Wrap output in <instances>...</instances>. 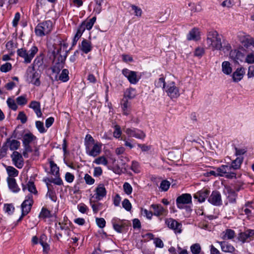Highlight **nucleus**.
<instances>
[{
    "mask_svg": "<svg viewBox=\"0 0 254 254\" xmlns=\"http://www.w3.org/2000/svg\"><path fill=\"white\" fill-rule=\"evenodd\" d=\"M165 224L170 229L173 230L176 233H181L182 231V224L175 219L172 218L166 219Z\"/></svg>",
    "mask_w": 254,
    "mask_h": 254,
    "instance_id": "8",
    "label": "nucleus"
},
{
    "mask_svg": "<svg viewBox=\"0 0 254 254\" xmlns=\"http://www.w3.org/2000/svg\"><path fill=\"white\" fill-rule=\"evenodd\" d=\"M245 73V69L243 67L237 68L232 74V79L234 82H238L242 79Z\"/></svg>",
    "mask_w": 254,
    "mask_h": 254,
    "instance_id": "21",
    "label": "nucleus"
},
{
    "mask_svg": "<svg viewBox=\"0 0 254 254\" xmlns=\"http://www.w3.org/2000/svg\"><path fill=\"white\" fill-rule=\"evenodd\" d=\"M12 160L16 167L21 168L23 166V158L20 153L17 151H14L11 155Z\"/></svg>",
    "mask_w": 254,
    "mask_h": 254,
    "instance_id": "16",
    "label": "nucleus"
},
{
    "mask_svg": "<svg viewBox=\"0 0 254 254\" xmlns=\"http://www.w3.org/2000/svg\"><path fill=\"white\" fill-rule=\"evenodd\" d=\"M123 207L127 211H130L131 209V204L128 199H125L122 202Z\"/></svg>",
    "mask_w": 254,
    "mask_h": 254,
    "instance_id": "58",
    "label": "nucleus"
},
{
    "mask_svg": "<svg viewBox=\"0 0 254 254\" xmlns=\"http://www.w3.org/2000/svg\"><path fill=\"white\" fill-rule=\"evenodd\" d=\"M49 164L51 168V173L53 175H55L56 177L59 176V168L57 166V164L53 160H50L49 161Z\"/></svg>",
    "mask_w": 254,
    "mask_h": 254,
    "instance_id": "33",
    "label": "nucleus"
},
{
    "mask_svg": "<svg viewBox=\"0 0 254 254\" xmlns=\"http://www.w3.org/2000/svg\"><path fill=\"white\" fill-rule=\"evenodd\" d=\"M254 236V230L248 229L244 232H241L239 234L238 236V239L239 241L244 243L247 241V240Z\"/></svg>",
    "mask_w": 254,
    "mask_h": 254,
    "instance_id": "15",
    "label": "nucleus"
},
{
    "mask_svg": "<svg viewBox=\"0 0 254 254\" xmlns=\"http://www.w3.org/2000/svg\"><path fill=\"white\" fill-rule=\"evenodd\" d=\"M52 22L50 20L39 23L35 28L36 35L42 37L49 34L52 30Z\"/></svg>",
    "mask_w": 254,
    "mask_h": 254,
    "instance_id": "3",
    "label": "nucleus"
},
{
    "mask_svg": "<svg viewBox=\"0 0 254 254\" xmlns=\"http://www.w3.org/2000/svg\"><path fill=\"white\" fill-rule=\"evenodd\" d=\"M190 249L192 254H203V253H201V248L198 243L192 245Z\"/></svg>",
    "mask_w": 254,
    "mask_h": 254,
    "instance_id": "40",
    "label": "nucleus"
},
{
    "mask_svg": "<svg viewBox=\"0 0 254 254\" xmlns=\"http://www.w3.org/2000/svg\"><path fill=\"white\" fill-rule=\"evenodd\" d=\"M115 130L113 132V136L116 138H119L122 134V131L121 127L119 125H116L115 126Z\"/></svg>",
    "mask_w": 254,
    "mask_h": 254,
    "instance_id": "57",
    "label": "nucleus"
},
{
    "mask_svg": "<svg viewBox=\"0 0 254 254\" xmlns=\"http://www.w3.org/2000/svg\"><path fill=\"white\" fill-rule=\"evenodd\" d=\"M130 6L132 9L134 11L135 16L137 17L141 16L142 11L140 7L133 4H131Z\"/></svg>",
    "mask_w": 254,
    "mask_h": 254,
    "instance_id": "59",
    "label": "nucleus"
},
{
    "mask_svg": "<svg viewBox=\"0 0 254 254\" xmlns=\"http://www.w3.org/2000/svg\"><path fill=\"white\" fill-rule=\"evenodd\" d=\"M166 92L171 99L177 98L180 95L179 89L175 86L174 82H172L168 85Z\"/></svg>",
    "mask_w": 254,
    "mask_h": 254,
    "instance_id": "13",
    "label": "nucleus"
},
{
    "mask_svg": "<svg viewBox=\"0 0 254 254\" xmlns=\"http://www.w3.org/2000/svg\"><path fill=\"white\" fill-rule=\"evenodd\" d=\"M96 20V16L93 17L92 18L90 19L89 21H84L82 22H84V26L86 28V29L88 30H90L93 27L95 22Z\"/></svg>",
    "mask_w": 254,
    "mask_h": 254,
    "instance_id": "43",
    "label": "nucleus"
},
{
    "mask_svg": "<svg viewBox=\"0 0 254 254\" xmlns=\"http://www.w3.org/2000/svg\"><path fill=\"white\" fill-rule=\"evenodd\" d=\"M170 186V183L168 181L165 180L161 182L160 188L162 190L166 191L168 190Z\"/></svg>",
    "mask_w": 254,
    "mask_h": 254,
    "instance_id": "55",
    "label": "nucleus"
},
{
    "mask_svg": "<svg viewBox=\"0 0 254 254\" xmlns=\"http://www.w3.org/2000/svg\"><path fill=\"white\" fill-rule=\"evenodd\" d=\"M198 29L193 28L189 32V33L187 35V39L189 41H190V40L196 41L198 39V38H197V37L198 36Z\"/></svg>",
    "mask_w": 254,
    "mask_h": 254,
    "instance_id": "31",
    "label": "nucleus"
},
{
    "mask_svg": "<svg viewBox=\"0 0 254 254\" xmlns=\"http://www.w3.org/2000/svg\"><path fill=\"white\" fill-rule=\"evenodd\" d=\"M90 203L94 214L97 213L99 210L101 209V207L102 206V204L101 203H95V202L92 201L91 199H90Z\"/></svg>",
    "mask_w": 254,
    "mask_h": 254,
    "instance_id": "41",
    "label": "nucleus"
},
{
    "mask_svg": "<svg viewBox=\"0 0 254 254\" xmlns=\"http://www.w3.org/2000/svg\"><path fill=\"white\" fill-rule=\"evenodd\" d=\"M94 143H95L94 139L90 134H87L85 137L84 140L85 147H87V146H91L92 144Z\"/></svg>",
    "mask_w": 254,
    "mask_h": 254,
    "instance_id": "44",
    "label": "nucleus"
},
{
    "mask_svg": "<svg viewBox=\"0 0 254 254\" xmlns=\"http://www.w3.org/2000/svg\"><path fill=\"white\" fill-rule=\"evenodd\" d=\"M60 58H58L57 61L55 63V64L53 65L51 69L53 73H55L57 74H58L61 69L64 67V65L63 63L60 62ZM57 75H56L55 77V80L57 81Z\"/></svg>",
    "mask_w": 254,
    "mask_h": 254,
    "instance_id": "24",
    "label": "nucleus"
},
{
    "mask_svg": "<svg viewBox=\"0 0 254 254\" xmlns=\"http://www.w3.org/2000/svg\"><path fill=\"white\" fill-rule=\"evenodd\" d=\"M46 196H49L51 200L54 202H56L57 200L56 192L52 189H48Z\"/></svg>",
    "mask_w": 254,
    "mask_h": 254,
    "instance_id": "50",
    "label": "nucleus"
},
{
    "mask_svg": "<svg viewBox=\"0 0 254 254\" xmlns=\"http://www.w3.org/2000/svg\"><path fill=\"white\" fill-rule=\"evenodd\" d=\"M12 68V65L9 63H6L0 67V70L2 72H7Z\"/></svg>",
    "mask_w": 254,
    "mask_h": 254,
    "instance_id": "53",
    "label": "nucleus"
},
{
    "mask_svg": "<svg viewBox=\"0 0 254 254\" xmlns=\"http://www.w3.org/2000/svg\"><path fill=\"white\" fill-rule=\"evenodd\" d=\"M125 131L129 137H134L140 139H143L145 137L143 131L137 128H127Z\"/></svg>",
    "mask_w": 254,
    "mask_h": 254,
    "instance_id": "12",
    "label": "nucleus"
},
{
    "mask_svg": "<svg viewBox=\"0 0 254 254\" xmlns=\"http://www.w3.org/2000/svg\"><path fill=\"white\" fill-rule=\"evenodd\" d=\"M243 157H238L235 160H233L231 164L229 165L231 170H237L241 167V165L243 161Z\"/></svg>",
    "mask_w": 254,
    "mask_h": 254,
    "instance_id": "28",
    "label": "nucleus"
},
{
    "mask_svg": "<svg viewBox=\"0 0 254 254\" xmlns=\"http://www.w3.org/2000/svg\"><path fill=\"white\" fill-rule=\"evenodd\" d=\"M221 247L222 252L224 253H230L232 254H238V250L229 242L226 241L217 242Z\"/></svg>",
    "mask_w": 254,
    "mask_h": 254,
    "instance_id": "10",
    "label": "nucleus"
},
{
    "mask_svg": "<svg viewBox=\"0 0 254 254\" xmlns=\"http://www.w3.org/2000/svg\"><path fill=\"white\" fill-rule=\"evenodd\" d=\"M38 51V48L34 46L32 47L29 51H27L25 48L18 49L17 50V54L18 56L24 59V63L29 64L31 62Z\"/></svg>",
    "mask_w": 254,
    "mask_h": 254,
    "instance_id": "2",
    "label": "nucleus"
},
{
    "mask_svg": "<svg viewBox=\"0 0 254 254\" xmlns=\"http://www.w3.org/2000/svg\"><path fill=\"white\" fill-rule=\"evenodd\" d=\"M79 49L83 53L87 54L90 52L92 50V46L91 41L83 39L81 44H79Z\"/></svg>",
    "mask_w": 254,
    "mask_h": 254,
    "instance_id": "17",
    "label": "nucleus"
},
{
    "mask_svg": "<svg viewBox=\"0 0 254 254\" xmlns=\"http://www.w3.org/2000/svg\"><path fill=\"white\" fill-rule=\"evenodd\" d=\"M235 236V232L233 230L227 229L225 232V234L223 236L222 238L224 240L232 239Z\"/></svg>",
    "mask_w": 254,
    "mask_h": 254,
    "instance_id": "39",
    "label": "nucleus"
},
{
    "mask_svg": "<svg viewBox=\"0 0 254 254\" xmlns=\"http://www.w3.org/2000/svg\"><path fill=\"white\" fill-rule=\"evenodd\" d=\"M123 189L127 195L130 194L131 193L132 188L128 183L126 182L124 184Z\"/></svg>",
    "mask_w": 254,
    "mask_h": 254,
    "instance_id": "56",
    "label": "nucleus"
},
{
    "mask_svg": "<svg viewBox=\"0 0 254 254\" xmlns=\"http://www.w3.org/2000/svg\"><path fill=\"white\" fill-rule=\"evenodd\" d=\"M136 96V90L135 88L129 87L126 89L124 93L125 98L129 99H133Z\"/></svg>",
    "mask_w": 254,
    "mask_h": 254,
    "instance_id": "29",
    "label": "nucleus"
},
{
    "mask_svg": "<svg viewBox=\"0 0 254 254\" xmlns=\"http://www.w3.org/2000/svg\"><path fill=\"white\" fill-rule=\"evenodd\" d=\"M7 182L8 184V188L13 192H18L20 190V188L18 187L16 180L13 178L8 177L7 178Z\"/></svg>",
    "mask_w": 254,
    "mask_h": 254,
    "instance_id": "22",
    "label": "nucleus"
},
{
    "mask_svg": "<svg viewBox=\"0 0 254 254\" xmlns=\"http://www.w3.org/2000/svg\"><path fill=\"white\" fill-rule=\"evenodd\" d=\"M5 143L7 146H9V148L11 150H17L20 145L19 141L15 139L11 140L10 138H7Z\"/></svg>",
    "mask_w": 254,
    "mask_h": 254,
    "instance_id": "26",
    "label": "nucleus"
},
{
    "mask_svg": "<svg viewBox=\"0 0 254 254\" xmlns=\"http://www.w3.org/2000/svg\"><path fill=\"white\" fill-rule=\"evenodd\" d=\"M84 179L86 184L89 185H93L95 182V180L88 174L85 175Z\"/></svg>",
    "mask_w": 254,
    "mask_h": 254,
    "instance_id": "64",
    "label": "nucleus"
},
{
    "mask_svg": "<svg viewBox=\"0 0 254 254\" xmlns=\"http://www.w3.org/2000/svg\"><path fill=\"white\" fill-rule=\"evenodd\" d=\"M17 119L20 120L22 124H25L27 121V117L24 112L21 111L19 113Z\"/></svg>",
    "mask_w": 254,
    "mask_h": 254,
    "instance_id": "62",
    "label": "nucleus"
},
{
    "mask_svg": "<svg viewBox=\"0 0 254 254\" xmlns=\"http://www.w3.org/2000/svg\"><path fill=\"white\" fill-rule=\"evenodd\" d=\"M33 204V195L29 194L26 196L25 200L21 205V212L28 214L31 211Z\"/></svg>",
    "mask_w": 254,
    "mask_h": 254,
    "instance_id": "6",
    "label": "nucleus"
},
{
    "mask_svg": "<svg viewBox=\"0 0 254 254\" xmlns=\"http://www.w3.org/2000/svg\"><path fill=\"white\" fill-rule=\"evenodd\" d=\"M155 86L157 88L162 87L165 88L166 86V82L165 81V78L163 76L160 77L157 80L155 81Z\"/></svg>",
    "mask_w": 254,
    "mask_h": 254,
    "instance_id": "45",
    "label": "nucleus"
},
{
    "mask_svg": "<svg viewBox=\"0 0 254 254\" xmlns=\"http://www.w3.org/2000/svg\"><path fill=\"white\" fill-rule=\"evenodd\" d=\"M57 178H56L50 179L49 178H47V179L46 180V181L47 180V181H49L50 183H53L55 185H59V186L63 185V180L60 177V175L57 176Z\"/></svg>",
    "mask_w": 254,
    "mask_h": 254,
    "instance_id": "46",
    "label": "nucleus"
},
{
    "mask_svg": "<svg viewBox=\"0 0 254 254\" xmlns=\"http://www.w3.org/2000/svg\"><path fill=\"white\" fill-rule=\"evenodd\" d=\"M93 144L92 148L91 146H87L85 147L86 153L90 156L95 157L99 155L101 152L102 144L101 143L96 142Z\"/></svg>",
    "mask_w": 254,
    "mask_h": 254,
    "instance_id": "9",
    "label": "nucleus"
},
{
    "mask_svg": "<svg viewBox=\"0 0 254 254\" xmlns=\"http://www.w3.org/2000/svg\"><path fill=\"white\" fill-rule=\"evenodd\" d=\"M208 201L213 205H221L222 204V199L220 193L217 190L213 191L209 196Z\"/></svg>",
    "mask_w": 254,
    "mask_h": 254,
    "instance_id": "11",
    "label": "nucleus"
},
{
    "mask_svg": "<svg viewBox=\"0 0 254 254\" xmlns=\"http://www.w3.org/2000/svg\"><path fill=\"white\" fill-rule=\"evenodd\" d=\"M150 207L153 210V215L156 216H160L166 215L167 210L160 204H152L150 205Z\"/></svg>",
    "mask_w": 254,
    "mask_h": 254,
    "instance_id": "19",
    "label": "nucleus"
},
{
    "mask_svg": "<svg viewBox=\"0 0 254 254\" xmlns=\"http://www.w3.org/2000/svg\"><path fill=\"white\" fill-rule=\"evenodd\" d=\"M245 62L249 64L254 63V52L249 53L247 55Z\"/></svg>",
    "mask_w": 254,
    "mask_h": 254,
    "instance_id": "63",
    "label": "nucleus"
},
{
    "mask_svg": "<svg viewBox=\"0 0 254 254\" xmlns=\"http://www.w3.org/2000/svg\"><path fill=\"white\" fill-rule=\"evenodd\" d=\"M44 58V55L43 53L40 54L39 56H38L36 59L34 60V62L33 63L32 66V70L33 71H35V67L37 66L38 67H40L42 66L43 64V60Z\"/></svg>",
    "mask_w": 254,
    "mask_h": 254,
    "instance_id": "25",
    "label": "nucleus"
},
{
    "mask_svg": "<svg viewBox=\"0 0 254 254\" xmlns=\"http://www.w3.org/2000/svg\"><path fill=\"white\" fill-rule=\"evenodd\" d=\"M121 105L123 111V114L126 115H128L129 111H128L127 109L129 106L130 104L128 102L127 99L124 98L121 101Z\"/></svg>",
    "mask_w": 254,
    "mask_h": 254,
    "instance_id": "35",
    "label": "nucleus"
},
{
    "mask_svg": "<svg viewBox=\"0 0 254 254\" xmlns=\"http://www.w3.org/2000/svg\"><path fill=\"white\" fill-rule=\"evenodd\" d=\"M52 216L51 211L46 208L43 207L39 214V217L45 219L51 218Z\"/></svg>",
    "mask_w": 254,
    "mask_h": 254,
    "instance_id": "37",
    "label": "nucleus"
},
{
    "mask_svg": "<svg viewBox=\"0 0 254 254\" xmlns=\"http://www.w3.org/2000/svg\"><path fill=\"white\" fill-rule=\"evenodd\" d=\"M27 189L29 191L34 194L37 193V190H36V187L34 185V183L32 181H29L27 184Z\"/></svg>",
    "mask_w": 254,
    "mask_h": 254,
    "instance_id": "51",
    "label": "nucleus"
},
{
    "mask_svg": "<svg viewBox=\"0 0 254 254\" xmlns=\"http://www.w3.org/2000/svg\"><path fill=\"white\" fill-rule=\"evenodd\" d=\"M112 223L114 229L119 233L127 232L130 223L125 220H121L117 218H114L112 220Z\"/></svg>",
    "mask_w": 254,
    "mask_h": 254,
    "instance_id": "5",
    "label": "nucleus"
},
{
    "mask_svg": "<svg viewBox=\"0 0 254 254\" xmlns=\"http://www.w3.org/2000/svg\"><path fill=\"white\" fill-rule=\"evenodd\" d=\"M36 139V137L31 133H26L23 137V144H30L32 141Z\"/></svg>",
    "mask_w": 254,
    "mask_h": 254,
    "instance_id": "34",
    "label": "nucleus"
},
{
    "mask_svg": "<svg viewBox=\"0 0 254 254\" xmlns=\"http://www.w3.org/2000/svg\"><path fill=\"white\" fill-rule=\"evenodd\" d=\"M140 167L139 164L136 161H132L131 170L135 173H139L140 172Z\"/></svg>",
    "mask_w": 254,
    "mask_h": 254,
    "instance_id": "52",
    "label": "nucleus"
},
{
    "mask_svg": "<svg viewBox=\"0 0 254 254\" xmlns=\"http://www.w3.org/2000/svg\"><path fill=\"white\" fill-rule=\"evenodd\" d=\"M242 45L248 48L251 46L254 47V40L249 36H246L243 40H240Z\"/></svg>",
    "mask_w": 254,
    "mask_h": 254,
    "instance_id": "30",
    "label": "nucleus"
},
{
    "mask_svg": "<svg viewBox=\"0 0 254 254\" xmlns=\"http://www.w3.org/2000/svg\"><path fill=\"white\" fill-rule=\"evenodd\" d=\"M93 162L96 164H103L105 166L107 165L108 164L107 159L104 156L99 157L95 159Z\"/></svg>",
    "mask_w": 254,
    "mask_h": 254,
    "instance_id": "48",
    "label": "nucleus"
},
{
    "mask_svg": "<svg viewBox=\"0 0 254 254\" xmlns=\"http://www.w3.org/2000/svg\"><path fill=\"white\" fill-rule=\"evenodd\" d=\"M7 104L8 107L13 110L16 111L17 109V106L15 101L13 99H11L10 98H8L7 100Z\"/></svg>",
    "mask_w": 254,
    "mask_h": 254,
    "instance_id": "49",
    "label": "nucleus"
},
{
    "mask_svg": "<svg viewBox=\"0 0 254 254\" xmlns=\"http://www.w3.org/2000/svg\"><path fill=\"white\" fill-rule=\"evenodd\" d=\"M107 191L104 185L102 184H99L95 189V198L97 200H100L106 195Z\"/></svg>",
    "mask_w": 254,
    "mask_h": 254,
    "instance_id": "20",
    "label": "nucleus"
},
{
    "mask_svg": "<svg viewBox=\"0 0 254 254\" xmlns=\"http://www.w3.org/2000/svg\"><path fill=\"white\" fill-rule=\"evenodd\" d=\"M69 71L67 69H63L59 76V79L64 82H67L69 80Z\"/></svg>",
    "mask_w": 254,
    "mask_h": 254,
    "instance_id": "38",
    "label": "nucleus"
},
{
    "mask_svg": "<svg viewBox=\"0 0 254 254\" xmlns=\"http://www.w3.org/2000/svg\"><path fill=\"white\" fill-rule=\"evenodd\" d=\"M230 57L234 62L238 63V60L242 61V59L244 57V55L239 50L235 49L231 51Z\"/></svg>",
    "mask_w": 254,
    "mask_h": 254,
    "instance_id": "23",
    "label": "nucleus"
},
{
    "mask_svg": "<svg viewBox=\"0 0 254 254\" xmlns=\"http://www.w3.org/2000/svg\"><path fill=\"white\" fill-rule=\"evenodd\" d=\"M204 49L202 47H198L195 49L193 55L194 56L200 59L203 56V55L204 54Z\"/></svg>",
    "mask_w": 254,
    "mask_h": 254,
    "instance_id": "47",
    "label": "nucleus"
},
{
    "mask_svg": "<svg viewBox=\"0 0 254 254\" xmlns=\"http://www.w3.org/2000/svg\"><path fill=\"white\" fill-rule=\"evenodd\" d=\"M8 177H15L18 176V171L15 168L12 166H8L6 168Z\"/></svg>",
    "mask_w": 254,
    "mask_h": 254,
    "instance_id": "42",
    "label": "nucleus"
},
{
    "mask_svg": "<svg viewBox=\"0 0 254 254\" xmlns=\"http://www.w3.org/2000/svg\"><path fill=\"white\" fill-rule=\"evenodd\" d=\"M209 193L210 191L208 190L203 189L195 193L194 194L193 197L194 199H197L198 202H202L208 197Z\"/></svg>",
    "mask_w": 254,
    "mask_h": 254,
    "instance_id": "18",
    "label": "nucleus"
},
{
    "mask_svg": "<svg viewBox=\"0 0 254 254\" xmlns=\"http://www.w3.org/2000/svg\"><path fill=\"white\" fill-rule=\"evenodd\" d=\"M216 171L218 172L219 176L223 177L228 171H231V169L229 165H222L220 167L216 168Z\"/></svg>",
    "mask_w": 254,
    "mask_h": 254,
    "instance_id": "27",
    "label": "nucleus"
},
{
    "mask_svg": "<svg viewBox=\"0 0 254 254\" xmlns=\"http://www.w3.org/2000/svg\"><path fill=\"white\" fill-rule=\"evenodd\" d=\"M221 37L216 31L209 32L206 39L209 47H211L213 50H221L223 48Z\"/></svg>",
    "mask_w": 254,
    "mask_h": 254,
    "instance_id": "1",
    "label": "nucleus"
},
{
    "mask_svg": "<svg viewBox=\"0 0 254 254\" xmlns=\"http://www.w3.org/2000/svg\"><path fill=\"white\" fill-rule=\"evenodd\" d=\"M191 195L190 193H183L179 196L176 199V204L179 209H185L188 211H190L191 209L190 206L186 205L191 203Z\"/></svg>",
    "mask_w": 254,
    "mask_h": 254,
    "instance_id": "4",
    "label": "nucleus"
},
{
    "mask_svg": "<svg viewBox=\"0 0 254 254\" xmlns=\"http://www.w3.org/2000/svg\"><path fill=\"white\" fill-rule=\"evenodd\" d=\"M222 68L223 72L227 75L230 74L232 71V67L230 66V64L227 61L222 63Z\"/></svg>",
    "mask_w": 254,
    "mask_h": 254,
    "instance_id": "36",
    "label": "nucleus"
},
{
    "mask_svg": "<svg viewBox=\"0 0 254 254\" xmlns=\"http://www.w3.org/2000/svg\"><path fill=\"white\" fill-rule=\"evenodd\" d=\"M224 188L226 191L227 198L229 202L231 203H236L238 197L237 193L229 186L226 185L224 186Z\"/></svg>",
    "mask_w": 254,
    "mask_h": 254,
    "instance_id": "14",
    "label": "nucleus"
},
{
    "mask_svg": "<svg viewBox=\"0 0 254 254\" xmlns=\"http://www.w3.org/2000/svg\"><path fill=\"white\" fill-rule=\"evenodd\" d=\"M35 125L36 128L40 133H43L46 132L47 130L44 127V124L43 122L37 121L36 122Z\"/></svg>",
    "mask_w": 254,
    "mask_h": 254,
    "instance_id": "54",
    "label": "nucleus"
},
{
    "mask_svg": "<svg viewBox=\"0 0 254 254\" xmlns=\"http://www.w3.org/2000/svg\"><path fill=\"white\" fill-rule=\"evenodd\" d=\"M40 76V74L38 72L34 71L31 76V83L36 86H39L41 85Z\"/></svg>",
    "mask_w": 254,
    "mask_h": 254,
    "instance_id": "32",
    "label": "nucleus"
},
{
    "mask_svg": "<svg viewBox=\"0 0 254 254\" xmlns=\"http://www.w3.org/2000/svg\"><path fill=\"white\" fill-rule=\"evenodd\" d=\"M17 104L19 105H25L27 103V100L26 98V96H20L16 98Z\"/></svg>",
    "mask_w": 254,
    "mask_h": 254,
    "instance_id": "60",
    "label": "nucleus"
},
{
    "mask_svg": "<svg viewBox=\"0 0 254 254\" xmlns=\"http://www.w3.org/2000/svg\"><path fill=\"white\" fill-rule=\"evenodd\" d=\"M4 209L8 214H12L14 212V207L12 204H5Z\"/></svg>",
    "mask_w": 254,
    "mask_h": 254,
    "instance_id": "61",
    "label": "nucleus"
},
{
    "mask_svg": "<svg viewBox=\"0 0 254 254\" xmlns=\"http://www.w3.org/2000/svg\"><path fill=\"white\" fill-rule=\"evenodd\" d=\"M122 74L128 79L130 84H136L139 80L136 71L130 70L127 68H124L122 70Z\"/></svg>",
    "mask_w": 254,
    "mask_h": 254,
    "instance_id": "7",
    "label": "nucleus"
}]
</instances>
